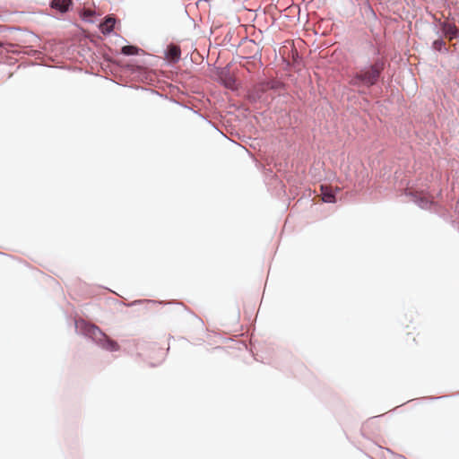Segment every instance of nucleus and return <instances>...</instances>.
Returning <instances> with one entry per match:
<instances>
[{"mask_svg": "<svg viewBox=\"0 0 459 459\" xmlns=\"http://www.w3.org/2000/svg\"><path fill=\"white\" fill-rule=\"evenodd\" d=\"M383 69V63L376 62L368 68L362 69L354 74L351 76L349 84L354 87H371L377 82Z\"/></svg>", "mask_w": 459, "mask_h": 459, "instance_id": "1", "label": "nucleus"}, {"mask_svg": "<svg viewBox=\"0 0 459 459\" xmlns=\"http://www.w3.org/2000/svg\"><path fill=\"white\" fill-rule=\"evenodd\" d=\"M86 332L91 337H97L98 334L100 335L101 339H100V342H103L101 343L103 348L109 350V351H117L118 350V348H119L118 344L115 341L108 339L104 333H102V332L100 331V329L98 326L91 325L87 327Z\"/></svg>", "mask_w": 459, "mask_h": 459, "instance_id": "2", "label": "nucleus"}, {"mask_svg": "<svg viewBox=\"0 0 459 459\" xmlns=\"http://www.w3.org/2000/svg\"><path fill=\"white\" fill-rule=\"evenodd\" d=\"M116 23L117 19L111 15H108L100 24V30L104 35L109 34L113 30Z\"/></svg>", "mask_w": 459, "mask_h": 459, "instance_id": "3", "label": "nucleus"}, {"mask_svg": "<svg viewBox=\"0 0 459 459\" xmlns=\"http://www.w3.org/2000/svg\"><path fill=\"white\" fill-rule=\"evenodd\" d=\"M72 5V0H52L50 3L51 8L58 10L63 13H66Z\"/></svg>", "mask_w": 459, "mask_h": 459, "instance_id": "4", "label": "nucleus"}, {"mask_svg": "<svg viewBox=\"0 0 459 459\" xmlns=\"http://www.w3.org/2000/svg\"><path fill=\"white\" fill-rule=\"evenodd\" d=\"M322 199L325 203H334L335 202V195L332 186H321L320 187Z\"/></svg>", "mask_w": 459, "mask_h": 459, "instance_id": "5", "label": "nucleus"}, {"mask_svg": "<svg viewBox=\"0 0 459 459\" xmlns=\"http://www.w3.org/2000/svg\"><path fill=\"white\" fill-rule=\"evenodd\" d=\"M443 31L449 40L454 39L457 36V29L455 25L451 23H445L443 25Z\"/></svg>", "mask_w": 459, "mask_h": 459, "instance_id": "6", "label": "nucleus"}, {"mask_svg": "<svg viewBox=\"0 0 459 459\" xmlns=\"http://www.w3.org/2000/svg\"><path fill=\"white\" fill-rule=\"evenodd\" d=\"M180 48L176 45H170L168 48V56L171 61H178L180 58Z\"/></svg>", "mask_w": 459, "mask_h": 459, "instance_id": "7", "label": "nucleus"}, {"mask_svg": "<svg viewBox=\"0 0 459 459\" xmlns=\"http://www.w3.org/2000/svg\"><path fill=\"white\" fill-rule=\"evenodd\" d=\"M432 47L435 50L439 51V52L442 51L443 49L446 52L448 51V48L446 47V42L442 39H436L433 42Z\"/></svg>", "mask_w": 459, "mask_h": 459, "instance_id": "8", "label": "nucleus"}, {"mask_svg": "<svg viewBox=\"0 0 459 459\" xmlns=\"http://www.w3.org/2000/svg\"><path fill=\"white\" fill-rule=\"evenodd\" d=\"M121 52L126 56L136 55L138 53V48L134 46H124Z\"/></svg>", "mask_w": 459, "mask_h": 459, "instance_id": "9", "label": "nucleus"}, {"mask_svg": "<svg viewBox=\"0 0 459 459\" xmlns=\"http://www.w3.org/2000/svg\"><path fill=\"white\" fill-rule=\"evenodd\" d=\"M92 15H94V11H91V9H85L83 11V16L84 17H91Z\"/></svg>", "mask_w": 459, "mask_h": 459, "instance_id": "10", "label": "nucleus"}]
</instances>
